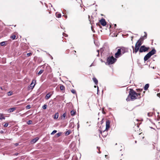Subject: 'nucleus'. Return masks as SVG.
Listing matches in <instances>:
<instances>
[{"mask_svg":"<svg viewBox=\"0 0 160 160\" xmlns=\"http://www.w3.org/2000/svg\"><path fill=\"white\" fill-rule=\"evenodd\" d=\"M5 44V42L3 41L0 42V45L1 46H3Z\"/></svg>","mask_w":160,"mask_h":160,"instance_id":"cd10ccee","label":"nucleus"},{"mask_svg":"<svg viewBox=\"0 0 160 160\" xmlns=\"http://www.w3.org/2000/svg\"><path fill=\"white\" fill-rule=\"evenodd\" d=\"M97 52H98V54L97 55V56L99 57V50H97Z\"/></svg>","mask_w":160,"mask_h":160,"instance_id":"c03bdc74","label":"nucleus"},{"mask_svg":"<svg viewBox=\"0 0 160 160\" xmlns=\"http://www.w3.org/2000/svg\"><path fill=\"white\" fill-rule=\"evenodd\" d=\"M47 106L46 104H44L43 105V106L42 107V108L43 109H45L47 108Z\"/></svg>","mask_w":160,"mask_h":160,"instance_id":"c85d7f7f","label":"nucleus"},{"mask_svg":"<svg viewBox=\"0 0 160 160\" xmlns=\"http://www.w3.org/2000/svg\"><path fill=\"white\" fill-rule=\"evenodd\" d=\"M5 117L3 116V115L2 114L0 113V119H5Z\"/></svg>","mask_w":160,"mask_h":160,"instance_id":"6ab92c4d","label":"nucleus"},{"mask_svg":"<svg viewBox=\"0 0 160 160\" xmlns=\"http://www.w3.org/2000/svg\"><path fill=\"white\" fill-rule=\"evenodd\" d=\"M110 121L109 120H107L106 121V129L105 130H107L108 131V128L110 127Z\"/></svg>","mask_w":160,"mask_h":160,"instance_id":"6e6552de","label":"nucleus"},{"mask_svg":"<svg viewBox=\"0 0 160 160\" xmlns=\"http://www.w3.org/2000/svg\"><path fill=\"white\" fill-rule=\"evenodd\" d=\"M107 132V131L106 130H104L103 131V132L100 131L101 133L102 134V136L103 137H105L107 136L108 134Z\"/></svg>","mask_w":160,"mask_h":160,"instance_id":"9d476101","label":"nucleus"},{"mask_svg":"<svg viewBox=\"0 0 160 160\" xmlns=\"http://www.w3.org/2000/svg\"><path fill=\"white\" fill-rule=\"evenodd\" d=\"M44 71V70H41L38 72V74L39 75H40L41 74H42L43 72Z\"/></svg>","mask_w":160,"mask_h":160,"instance_id":"a878e982","label":"nucleus"},{"mask_svg":"<svg viewBox=\"0 0 160 160\" xmlns=\"http://www.w3.org/2000/svg\"><path fill=\"white\" fill-rule=\"evenodd\" d=\"M18 143H16L15 144V146H18Z\"/></svg>","mask_w":160,"mask_h":160,"instance_id":"603ef678","label":"nucleus"},{"mask_svg":"<svg viewBox=\"0 0 160 160\" xmlns=\"http://www.w3.org/2000/svg\"><path fill=\"white\" fill-rule=\"evenodd\" d=\"M60 88L61 90H63L64 89L65 87L63 85H61L60 86Z\"/></svg>","mask_w":160,"mask_h":160,"instance_id":"bb28decb","label":"nucleus"},{"mask_svg":"<svg viewBox=\"0 0 160 160\" xmlns=\"http://www.w3.org/2000/svg\"><path fill=\"white\" fill-rule=\"evenodd\" d=\"M96 87H97V86H94V87L95 88H96Z\"/></svg>","mask_w":160,"mask_h":160,"instance_id":"680f3d73","label":"nucleus"},{"mask_svg":"<svg viewBox=\"0 0 160 160\" xmlns=\"http://www.w3.org/2000/svg\"><path fill=\"white\" fill-rule=\"evenodd\" d=\"M129 95L132 100L139 99L141 98L140 93H136L133 89H130L129 92Z\"/></svg>","mask_w":160,"mask_h":160,"instance_id":"f257e3e1","label":"nucleus"},{"mask_svg":"<svg viewBox=\"0 0 160 160\" xmlns=\"http://www.w3.org/2000/svg\"><path fill=\"white\" fill-rule=\"evenodd\" d=\"M99 22H100L101 24L103 26H105L106 24V23L105 19L103 18L101 19L99 21Z\"/></svg>","mask_w":160,"mask_h":160,"instance_id":"0eeeda50","label":"nucleus"},{"mask_svg":"<svg viewBox=\"0 0 160 160\" xmlns=\"http://www.w3.org/2000/svg\"><path fill=\"white\" fill-rule=\"evenodd\" d=\"M58 113H55V114L54 117V119H57L58 118Z\"/></svg>","mask_w":160,"mask_h":160,"instance_id":"b1692460","label":"nucleus"},{"mask_svg":"<svg viewBox=\"0 0 160 160\" xmlns=\"http://www.w3.org/2000/svg\"><path fill=\"white\" fill-rule=\"evenodd\" d=\"M151 56H150L148 53H147L144 57V61H146L149 58H150Z\"/></svg>","mask_w":160,"mask_h":160,"instance_id":"ddd939ff","label":"nucleus"},{"mask_svg":"<svg viewBox=\"0 0 160 160\" xmlns=\"http://www.w3.org/2000/svg\"><path fill=\"white\" fill-rule=\"evenodd\" d=\"M1 132V133H2L3 132V131H1V132Z\"/></svg>","mask_w":160,"mask_h":160,"instance_id":"6e6d98bb","label":"nucleus"},{"mask_svg":"<svg viewBox=\"0 0 160 160\" xmlns=\"http://www.w3.org/2000/svg\"><path fill=\"white\" fill-rule=\"evenodd\" d=\"M157 96L158 97H159L160 98V94L159 93H158L157 94Z\"/></svg>","mask_w":160,"mask_h":160,"instance_id":"49530a36","label":"nucleus"},{"mask_svg":"<svg viewBox=\"0 0 160 160\" xmlns=\"http://www.w3.org/2000/svg\"><path fill=\"white\" fill-rule=\"evenodd\" d=\"M131 38H132L131 40H132V39H133V37H131Z\"/></svg>","mask_w":160,"mask_h":160,"instance_id":"4d7b16f0","label":"nucleus"},{"mask_svg":"<svg viewBox=\"0 0 160 160\" xmlns=\"http://www.w3.org/2000/svg\"><path fill=\"white\" fill-rule=\"evenodd\" d=\"M92 80L95 83V84L97 85L98 83V81L97 78L95 77H94L92 78Z\"/></svg>","mask_w":160,"mask_h":160,"instance_id":"dca6fc26","label":"nucleus"},{"mask_svg":"<svg viewBox=\"0 0 160 160\" xmlns=\"http://www.w3.org/2000/svg\"><path fill=\"white\" fill-rule=\"evenodd\" d=\"M71 133V131L70 130H69L67 131L65 133V135L66 136L69 135Z\"/></svg>","mask_w":160,"mask_h":160,"instance_id":"412c9836","label":"nucleus"},{"mask_svg":"<svg viewBox=\"0 0 160 160\" xmlns=\"http://www.w3.org/2000/svg\"><path fill=\"white\" fill-rule=\"evenodd\" d=\"M91 28H92V31H93V29H92V27H91Z\"/></svg>","mask_w":160,"mask_h":160,"instance_id":"0e129e2a","label":"nucleus"},{"mask_svg":"<svg viewBox=\"0 0 160 160\" xmlns=\"http://www.w3.org/2000/svg\"><path fill=\"white\" fill-rule=\"evenodd\" d=\"M32 53L31 52H30V53H28L27 54V57H29V56H30V55H32Z\"/></svg>","mask_w":160,"mask_h":160,"instance_id":"ea45409f","label":"nucleus"},{"mask_svg":"<svg viewBox=\"0 0 160 160\" xmlns=\"http://www.w3.org/2000/svg\"><path fill=\"white\" fill-rule=\"evenodd\" d=\"M66 116V113H63V114L61 116V118L62 119H63V120L65 119V117Z\"/></svg>","mask_w":160,"mask_h":160,"instance_id":"4be33fe9","label":"nucleus"},{"mask_svg":"<svg viewBox=\"0 0 160 160\" xmlns=\"http://www.w3.org/2000/svg\"><path fill=\"white\" fill-rule=\"evenodd\" d=\"M56 16L57 18H60L61 17V14L60 13H56Z\"/></svg>","mask_w":160,"mask_h":160,"instance_id":"393cba45","label":"nucleus"},{"mask_svg":"<svg viewBox=\"0 0 160 160\" xmlns=\"http://www.w3.org/2000/svg\"><path fill=\"white\" fill-rule=\"evenodd\" d=\"M107 156H107V155H105V157H107Z\"/></svg>","mask_w":160,"mask_h":160,"instance_id":"774afa93","label":"nucleus"},{"mask_svg":"<svg viewBox=\"0 0 160 160\" xmlns=\"http://www.w3.org/2000/svg\"><path fill=\"white\" fill-rule=\"evenodd\" d=\"M149 86V84H146L144 87V89L145 90H147Z\"/></svg>","mask_w":160,"mask_h":160,"instance_id":"a211bd4d","label":"nucleus"},{"mask_svg":"<svg viewBox=\"0 0 160 160\" xmlns=\"http://www.w3.org/2000/svg\"><path fill=\"white\" fill-rule=\"evenodd\" d=\"M71 92L73 94H76V91L74 89H72L71 90Z\"/></svg>","mask_w":160,"mask_h":160,"instance_id":"e433bc0d","label":"nucleus"},{"mask_svg":"<svg viewBox=\"0 0 160 160\" xmlns=\"http://www.w3.org/2000/svg\"><path fill=\"white\" fill-rule=\"evenodd\" d=\"M116 26V24H114V27H115Z\"/></svg>","mask_w":160,"mask_h":160,"instance_id":"052dcab7","label":"nucleus"},{"mask_svg":"<svg viewBox=\"0 0 160 160\" xmlns=\"http://www.w3.org/2000/svg\"><path fill=\"white\" fill-rule=\"evenodd\" d=\"M97 94H98V92H99V87H98V86H97Z\"/></svg>","mask_w":160,"mask_h":160,"instance_id":"37998d69","label":"nucleus"},{"mask_svg":"<svg viewBox=\"0 0 160 160\" xmlns=\"http://www.w3.org/2000/svg\"><path fill=\"white\" fill-rule=\"evenodd\" d=\"M18 155V153H15L14 155H15V156H17Z\"/></svg>","mask_w":160,"mask_h":160,"instance_id":"a18cd8bd","label":"nucleus"},{"mask_svg":"<svg viewBox=\"0 0 160 160\" xmlns=\"http://www.w3.org/2000/svg\"><path fill=\"white\" fill-rule=\"evenodd\" d=\"M126 100L127 101H129V99L128 98H127V99H126Z\"/></svg>","mask_w":160,"mask_h":160,"instance_id":"864d4df0","label":"nucleus"},{"mask_svg":"<svg viewBox=\"0 0 160 160\" xmlns=\"http://www.w3.org/2000/svg\"><path fill=\"white\" fill-rule=\"evenodd\" d=\"M144 33H145V35H144V36H143V38H144V37L145 38H147V34L146 33V32H144Z\"/></svg>","mask_w":160,"mask_h":160,"instance_id":"a19ab883","label":"nucleus"},{"mask_svg":"<svg viewBox=\"0 0 160 160\" xmlns=\"http://www.w3.org/2000/svg\"><path fill=\"white\" fill-rule=\"evenodd\" d=\"M64 34H65V35H66V36H65V37H67V36H68V35H67V34H65V33H63V36H64Z\"/></svg>","mask_w":160,"mask_h":160,"instance_id":"de8ad7c7","label":"nucleus"},{"mask_svg":"<svg viewBox=\"0 0 160 160\" xmlns=\"http://www.w3.org/2000/svg\"><path fill=\"white\" fill-rule=\"evenodd\" d=\"M156 50L154 48H153L151 51L149 52L148 54L150 55V56H151L155 54L156 53Z\"/></svg>","mask_w":160,"mask_h":160,"instance_id":"1a4fd4ad","label":"nucleus"},{"mask_svg":"<svg viewBox=\"0 0 160 160\" xmlns=\"http://www.w3.org/2000/svg\"><path fill=\"white\" fill-rule=\"evenodd\" d=\"M97 148H98L99 150V151L100 147H97Z\"/></svg>","mask_w":160,"mask_h":160,"instance_id":"bf43d9fd","label":"nucleus"},{"mask_svg":"<svg viewBox=\"0 0 160 160\" xmlns=\"http://www.w3.org/2000/svg\"><path fill=\"white\" fill-rule=\"evenodd\" d=\"M8 95L9 96L11 95H12V92H8Z\"/></svg>","mask_w":160,"mask_h":160,"instance_id":"79ce46f5","label":"nucleus"},{"mask_svg":"<svg viewBox=\"0 0 160 160\" xmlns=\"http://www.w3.org/2000/svg\"><path fill=\"white\" fill-rule=\"evenodd\" d=\"M121 50L120 49H118L117 52H116L115 54V57L116 58H118L121 57L122 54V53Z\"/></svg>","mask_w":160,"mask_h":160,"instance_id":"20e7f679","label":"nucleus"},{"mask_svg":"<svg viewBox=\"0 0 160 160\" xmlns=\"http://www.w3.org/2000/svg\"><path fill=\"white\" fill-rule=\"evenodd\" d=\"M140 46L136 44L135 48L139 50L140 47Z\"/></svg>","mask_w":160,"mask_h":160,"instance_id":"aec40b11","label":"nucleus"},{"mask_svg":"<svg viewBox=\"0 0 160 160\" xmlns=\"http://www.w3.org/2000/svg\"><path fill=\"white\" fill-rule=\"evenodd\" d=\"M132 48H133V49H134V46H132Z\"/></svg>","mask_w":160,"mask_h":160,"instance_id":"5fc2aeb1","label":"nucleus"},{"mask_svg":"<svg viewBox=\"0 0 160 160\" xmlns=\"http://www.w3.org/2000/svg\"><path fill=\"white\" fill-rule=\"evenodd\" d=\"M8 123H5L4 125V127H6L8 126Z\"/></svg>","mask_w":160,"mask_h":160,"instance_id":"58836bf2","label":"nucleus"},{"mask_svg":"<svg viewBox=\"0 0 160 160\" xmlns=\"http://www.w3.org/2000/svg\"><path fill=\"white\" fill-rule=\"evenodd\" d=\"M57 132V131L56 130H53L52 132L51 133V135H53L55 133Z\"/></svg>","mask_w":160,"mask_h":160,"instance_id":"72a5a7b5","label":"nucleus"},{"mask_svg":"<svg viewBox=\"0 0 160 160\" xmlns=\"http://www.w3.org/2000/svg\"><path fill=\"white\" fill-rule=\"evenodd\" d=\"M39 139V138L38 137H37L33 139H32L31 141V142L32 143H35Z\"/></svg>","mask_w":160,"mask_h":160,"instance_id":"2eb2a0df","label":"nucleus"},{"mask_svg":"<svg viewBox=\"0 0 160 160\" xmlns=\"http://www.w3.org/2000/svg\"><path fill=\"white\" fill-rule=\"evenodd\" d=\"M32 122L31 120H29L27 122V123L28 125H30L32 123Z\"/></svg>","mask_w":160,"mask_h":160,"instance_id":"7c9ffc66","label":"nucleus"},{"mask_svg":"<svg viewBox=\"0 0 160 160\" xmlns=\"http://www.w3.org/2000/svg\"><path fill=\"white\" fill-rule=\"evenodd\" d=\"M135 143H137V141H135Z\"/></svg>","mask_w":160,"mask_h":160,"instance_id":"69168bd1","label":"nucleus"},{"mask_svg":"<svg viewBox=\"0 0 160 160\" xmlns=\"http://www.w3.org/2000/svg\"><path fill=\"white\" fill-rule=\"evenodd\" d=\"M142 89H136L137 91L138 92H140L142 91Z\"/></svg>","mask_w":160,"mask_h":160,"instance_id":"f704fd0d","label":"nucleus"},{"mask_svg":"<svg viewBox=\"0 0 160 160\" xmlns=\"http://www.w3.org/2000/svg\"><path fill=\"white\" fill-rule=\"evenodd\" d=\"M52 95V94H50V92L48 93L45 96V99L48 100L51 96Z\"/></svg>","mask_w":160,"mask_h":160,"instance_id":"4468645a","label":"nucleus"},{"mask_svg":"<svg viewBox=\"0 0 160 160\" xmlns=\"http://www.w3.org/2000/svg\"><path fill=\"white\" fill-rule=\"evenodd\" d=\"M36 81L35 80H32V82L31 84H30V87L31 88V89H32L34 87L35 84H34L33 85L34 82H36Z\"/></svg>","mask_w":160,"mask_h":160,"instance_id":"f8f14e48","label":"nucleus"},{"mask_svg":"<svg viewBox=\"0 0 160 160\" xmlns=\"http://www.w3.org/2000/svg\"><path fill=\"white\" fill-rule=\"evenodd\" d=\"M149 49V47H146L145 45H142L140 47L139 49V52L140 53L145 52L148 51Z\"/></svg>","mask_w":160,"mask_h":160,"instance_id":"7ed1b4c3","label":"nucleus"},{"mask_svg":"<svg viewBox=\"0 0 160 160\" xmlns=\"http://www.w3.org/2000/svg\"><path fill=\"white\" fill-rule=\"evenodd\" d=\"M51 59H53V58H52V56H51Z\"/></svg>","mask_w":160,"mask_h":160,"instance_id":"13d9d810","label":"nucleus"},{"mask_svg":"<svg viewBox=\"0 0 160 160\" xmlns=\"http://www.w3.org/2000/svg\"><path fill=\"white\" fill-rule=\"evenodd\" d=\"M69 127L70 128H72L74 127V122L73 121H71V120H70V123L69 124Z\"/></svg>","mask_w":160,"mask_h":160,"instance_id":"9b49d317","label":"nucleus"},{"mask_svg":"<svg viewBox=\"0 0 160 160\" xmlns=\"http://www.w3.org/2000/svg\"><path fill=\"white\" fill-rule=\"evenodd\" d=\"M101 152H100V151H99V153H101Z\"/></svg>","mask_w":160,"mask_h":160,"instance_id":"338daca9","label":"nucleus"},{"mask_svg":"<svg viewBox=\"0 0 160 160\" xmlns=\"http://www.w3.org/2000/svg\"><path fill=\"white\" fill-rule=\"evenodd\" d=\"M148 115L149 117H151L152 116V113L151 112H149L148 113Z\"/></svg>","mask_w":160,"mask_h":160,"instance_id":"4c0bfd02","label":"nucleus"},{"mask_svg":"<svg viewBox=\"0 0 160 160\" xmlns=\"http://www.w3.org/2000/svg\"><path fill=\"white\" fill-rule=\"evenodd\" d=\"M16 37V36L15 35H14L11 36L10 37V38L12 40H14L15 39Z\"/></svg>","mask_w":160,"mask_h":160,"instance_id":"2f4dec72","label":"nucleus"},{"mask_svg":"<svg viewBox=\"0 0 160 160\" xmlns=\"http://www.w3.org/2000/svg\"><path fill=\"white\" fill-rule=\"evenodd\" d=\"M76 112L74 111L73 110H72L70 112L71 115L72 116H74L75 115Z\"/></svg>","mask_w":160,"mask_h":160,"instance_id":"5701e85b","label":"nucleus"},{"mask_svg":"<svg viewBox=\"0 0 160 160\" xmlns=\"http://www.w3.org/2000/svg\"><path fill=\"white\" fill-rule=\"evenodd\" d=\"M16 109V108L13 107L9 109L8 110V112H12L13 111H14Z\"/></svg>","mask_w":160,"mask_h":160,"instance_id":"f3484780","label":"nucleus"},{"mask_svg":"<svg viewBox=\"0 0 160 160\" xmlns=\"http://www.w3.org/2000/svg\"><path fill=\"white\" fill-rule=\"evenodd\" d=\"M74 53H76V51H74Z\"/></svg>","mask_w":160,"mask_h":160,"instance_id":"e2e57ef3","label":"nucleus"},{"mask_svg":"<svg viewBox=\"0 0 160 160\" xmlns=\"http://www.w3.org/2000/svg\"><path fill=\"white\" fill-rule=\"evenodd\" d=\"M31 108V106L30 105H28L26 107V108L27 109H29Z\"/></svg>","mask_w":160,"mask_h":160,"instance_id":"c9c22d12","label":"nucleus"},{"mask_svg":"<svg viewBox=\"0 0 160 160\" xmlns=\"http://www.w3.org/2000/svg\"><path fill=\"white\" fill-rule=\"evenodd\" d=\"M102 113L103 114H105V112L103 111V108L102 109Z\"/></svg>","mask_w":160,"mask_h":160,"instance_id":"8fccbe9b","label":"nucleus"},{"mask_svg":"<svg viewBox=\"0 0 160 160\" xmlns=\"http://www.w3.org/2000/svg\"><path fill=\"white\" fill-rule=\"evenodd\" d=\"M138 50H138L135 48L134 49H133V52L134 53L135 52L136 53L138 52Z\"/></svg>","mask_w":160,"mask_h":160,"instance_id":"473e14b6","label":"nucleus"},{"mask_svg":"<svg viewBox=\"0 0 160 160\" xmlns=\"http://www.w3.org/2000/svg\"><path fill=\"white\" fill-rule=\"evenodd\" d=\"M94 65L93 64V63H92L91 65L90 66V67H91L92 66H94Z\"/></svg>","mask_w":160,"mask_h":160,"instance_id":"09e8293b","label":"nucleus"},{"mask_svg":"<svg viewBox=\"0 0 160 160\" xmlns=\"http://www.w3.org/2000/svg\"><path fill=\"white\" fill-rule=\"evenodd\" d=\"M61 134H62L61 132H58V133H57L56 134V136L57 137H59V136H60L61 135Z\"/></svg>","mask_w":160,"mask_h":160,"instance_id":"c756f323","label":"nucleus"},{"mask_svg":"<svg viewBox=\"0 0 160 160\" xmlns=\"http://www.w3.org/2000/svg\"><path fill=\"white\" fill-rule=\"evenodd\" d=\"M79 122H78V125H77L78 128H79Z\"/></svg>","mask_w":160,"mask_h":160,"instance_id":"3c124183","label":"nucleus"},{"mask_svg":"<svg viewBox=\"0 0 160 160\" xmlns=\"http://www.w3.org/2000/svg\"><path fill=\"white\" fill-rule=\"evenodd\" d=\"M122 54H123L127 52H128V48H125L124 47H121L120 48Z\"/></svg>","mask_w":160,"mask_h":160,"instance_id":"39448f33","label":"nucleus"},{"mask_svg":"<svg viewBox=\"0 0 160 160\" xmlns=\"http://www.w3.org/2000/svg\"><path fill=\"white\" fill-rule=\"evenodd\" d=\"M117 61V59L113 56L108 57L107 59V63L108 65L112 64L114 63Z\"/></svg>","mask_w":160,"mask_h":160,"instance_id":"f03ea898","label":"nucleus"},{"mask_svg":"<svg viewBox=\"0 0 160 160\" xmlns=\"http://www.w3.org/2000/svg\"><path fill=\"white\" fill-rule=\"evenodd\" d=\"M144 39V38H143V37H141L140 39L138 40L136 44L141 46L143 43Z\"/></svg>","mask_w":160,"mask_h":160,"instance_id":"423d86ee","label":"nucleus"}]
</instances>
